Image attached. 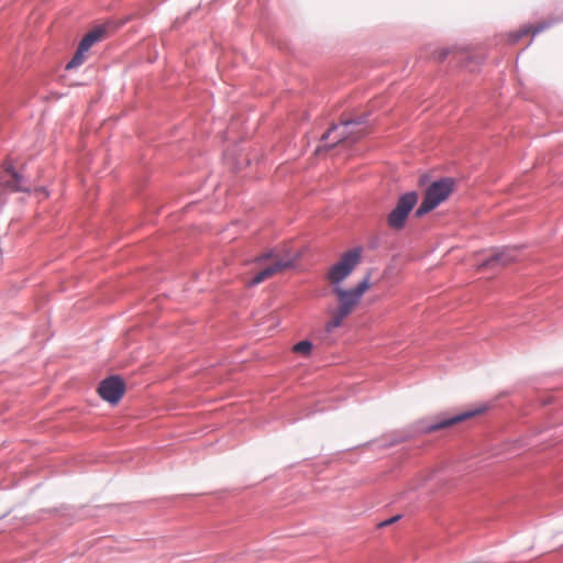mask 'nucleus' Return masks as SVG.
I'll return each mask as SVG.
<instances>
[{
    "label": "nucleus",
    "instance_id": "obj_12",
    "mask_svg": "<svg viewBox=\"0 0 563 563\" xmlns=\"http://www.w3.org/2000/svg\"><path fill=\"white\" fill-rule=\"evenodd\" d=\"M449 55H453V58L457 62H462V60L468 62V59H470V56L467 53L460 52V51H451V49H442L441 52H439L437 58L439 60H444L445 58H448Z\"/></svg>",
    "mask_w": 563,
    "mask_h": 563
},
{
    "label": "nucleus",
    "instance_id": "obj_11",
    "mask_svg": "<svg viewBox=\"0 0 563 563\" xmlns=\"http://www.w3.org/2000/svg\"><path fill=\"white\" fill-rule=\"evenodd\" d=\"M351 124H361V122H354V121H347V122H344L341 126H332L322 136V139L324 141L329 140L330 136L335 133L339 129H342V132L340 133V139L338 140H333V142L331 143V146L340 143L341 141H343L344 139H347V133H350V131H347V128L349 125Z\"/></svg>",
    "mask_w": 563,
    "mask_h": 563
},
{
    "label": "nucleus",
    "instance_id": "obj_9",
    "mask_svg": "<svg viewBox=\"0 0 563 563\" xmlns=\"http://www.w3.org/2000/svg\"><path fill=\"white\" fill-rule=\"evenodd\" d=\"M104 32L103 27L92 30L84 36L78 46L81 47V51L88 52L95 43L103 38Z\"/></svg>",
    "mask_w": 563,
    "mask_h": 563
},
{
    "label": "nucleus",
    "instance_id": "obj_4",
    "mask_svg": "<svg viewBox=\"0 0 563 563\" xmlns=\"http://www.w3.org/2000/svg\"><path fill=\"white\" fill-rule=\"evenodd\" d=\"M360 249H353L342 255L339 262L331 266L328 272L327 278L333 287L340 284L354 271L361 263Z\"/></svg>",
    "mask_w": 563,
    "mask_h": 563
},
{
    "label": "nucleus",
    "instance_id": "obj_1",
    "mask_svg": "<svg viewBox=\"0 0 563 563\" xmlns=\"http://www.w3.org/2000/svg\"><path fill=\"white\" fill-rule=\"evenodd\" d=\"M371 286V274L368 273L364 279L352 289H343L341 286L333 287L332 291L336 296L339 305L336 309L331 311V318L325 324L328 332L333 331L342 324L343 320L352 313Z\"/></svg>",
    "mask_w": 563,
    "mask_h": 563
},
{
    "label": "nucleus",
    "instance_id": "obj_2",
    "mask_svg": "<svg viewBox=\"0 0 563 563\" xmlns=\"http://www.w3.org/2000/svg\"><path fill=\"white\" fill-rule=\"evenodd\" d=\"M298 257L299 253H292L287 249H271L269 252L258 257L262 268L247 282V286L258 285L275 274L291 267Z\"/></svg>",
    "mask_w": 563,
    "mask_h": 563
},
{
    "label": "nucleus",
    "instance_id": "obj_5",
    "mask_svg": "<svg viewBox=\"0 0 563 563\" xmlns=\"http://www.w3.org/2000/svg\"><path fill=\"white\" fill-rule=\"evenodd\" d=\"M418 201V195L415 191L402 195L395 209L388 214V227L395 230L404 228L406 220Z\"/></svg>",
    "mask_w": 563,
    "mask_h": 563
},
{
    "label": "nucleus",
    "instance_id": "obj_16",
    "mask_svg": "<svg viewBox=\"0 0 563 563\" xmlns=\"http://www.w3.org/2000/svg\"><path fill=\"white\" fill-rule=\"evenodd\" d=\"M497 261H498V258H493V260H490V261L488 262V264H492V265H493V264H494L495 262H497Z\"/></svg>",
    "mask_w": 563,
    "mask_h": 563
},
{
    "label": "nucleus",
    "instance_id": "obj_15",
    "mask_svg": "<svg viewBox=\"0 0 563 563\" xmlns=\"http://www.w3.org/2000/svg\"><path fill=\"white\" fill-rule=\"evenodd\" d=\"M398 518H399V517H398V516H396V517H394V518H391V519L385 520V521H383V522H380V523H379V527H386V526H389V525H391V523L396 522V521L398 520Z\"/></svg>",
    "mask_w": 563,
    "mask_h": 563
},
{
    "label": "nucleus",
    "instance_id": "obj_13",
    "mask_svg": "<svg viewBox=\"0 0 563 563\" xmlns=\"http://www.w3.org/2000/svg\"><path fill=\"white\" fill-rule=\"evenodd\" d=\"M88 52L81 51V47L78 46L74 57L70 59V62L66 65L67 69L76 68L80 66L86 60V54Z\"/></svg>",
    "mask_w": 563,
    "mask_h": 563
},
{
    "label": "nucleus",
    "instance_id": "obj_14",
    "mask_svg": "<svg viewBox=\"0 0 563 563\" xmlns=\"http://www.w3.org/2000/svg\"><path fill=\"white\" fill-rule=\"evenodd\" d=\"M311 350L312 343L307 340L300 341L292 346V351L295 353L301 354L303 356H308L311 353Z\"/></svg>",
    "mask_w": 563,
    "mask_h": 563
},
{
    "label": "nucleus",
    "instance_id": "obj_10",
    "mask_svg": "<svg viewBox=\"0 0 563 563\" xmlns=\"http://www.w3.org/2000/svg\"><path fill=\"white\" fill-rule=\"evenodd\" d=\"M479 411H466L464 413H461V415H457V416H454L452 418H449V419H445V420H442L435 424H432L431 427L428 428V431H435V430H439V429H443V428H446V427H450L452 424H455L457 422H461L463 420H466L473 416H475L476 413H478Z\"/></svg>",
    "mask_w": 563,
    "mask_h": 563
},
{
    "label": "nucleus",
    "instance_id": "obj_6",
    "mask_svg": "<svg viewBox=\"0 0 563 563\" xmlns=\"http://www.w3.org/2000/svg\"><path fill=\"white\" fill-rule=\"evenodd\" d=\"M0 186L11 191H27L25 177L13 167L11 161H5L0 170Z\"/></svg>",
    "mask_w": 563,
    "mask_h": 563
},
{
    "label": "nucleus",
    "instance_id": "obj_7",
    "mask_svg": "<svg viewBox=\"0 0 563 563\" xmlns=\"http://www.w3.org/2000/svg\"><path fill=\"white\" fill-rule=\"evenodd\" d=\"M124 383L117 376L104 379L98 387V394L100 397L110 402L117 404L124 394Z\"/></svg>",
    "mask_w": 563,
    "mask_h": 563
},
{
    "label": "nucleus",
    "instance_id": "obj_3",
    "mask_svg": "<svg viewBox=\"0 0 563 563\" xmlns=\"http://www.w3.org/2000/svg\"><path fill=\"white\" fill-rule=\"evenodd\" d=\"M454 188V180L452 178H442L432 183L427 189L426 196L417 210V216L420 217L446 200L452 194Z\"/></svg>",
    "mask_w": 563,
    "mask_h": 563
},
{
    "label": "nucleus",
    "instance_id": "obj_8",
    "mask_svg": "<svg viewBox=\"0 0 563 563\" xmlns=\"http://www.w3.org/2000/svg\"><path fill=\"white\" fill-rule=\"evenodd\" d=\"M545 27H547L545 23H540V24H538L536 26H533V25H523L519 30H517L515 32H511L508 35V41L510 43H512V44L517 43L521 37L528 35V34L536 35L539 32L543 31Z\"/></svg>",
    "mask_w": 563,
    "mask_h": 563
}]
</instances>
